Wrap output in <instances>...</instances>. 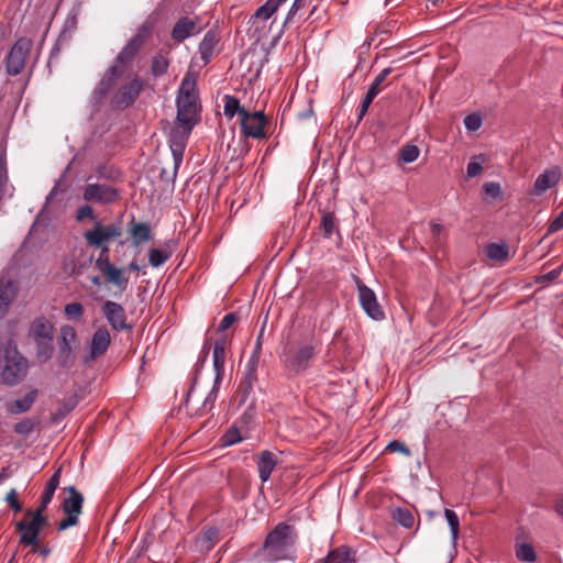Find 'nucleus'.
<instances>
[{
    "instance_id": "nucleus-57",
    "label": "nucleus",
    "mask_w": 563,
    "mask_h": 563,
    "mask_svg": "<svg viewBox=\"0 0 563 563\" xmlns=\"http://www.w3.org/2000/svg\"><path fill=\"white\" fill-rule=\"evenodd\" d=\"M263 335H264V329H262L260 331V333L256 338V343H255L254 350L249 360H254L256 362H260V357H261V353H262Z\"/></svg>"
},
{
    "instance_id": "nucleus-21",
    "label": "nucleus",
    "mask_w": 563,
    "mask_h": 563,
    "mask_svg": "<svg viewBox=\"0 0 563 563\" xmlns=\"http://www.w3.org/2000/svg\"><path fill=\"white\" fill-rule=\"evenodd\" d=\"M122 75L120 70H118V66H110L100 82L93 90V99L99 102L101 101L109 90L114 86L115 80Z\"/></svg>"
},
{
    "instance_id": "nucleus-6",
    "label": "nucleus",
    "mask_w": 563,
    "mask_h": 563,
    "mask_svg": "<svg viewBox=\"0 0 563 563\" xmlns=\"http://www.w3.org/2000/svg\"><path fill=\"white\" fill-rule=\"evenodd\" d=\"M152 26L143 24L136 32V34L128 42L114 59L112 66H118V70L122 74L132 64L134 57L143 46L145 40L151 33Z\"/></svg>"
},
{
    "instance_id": "nucleus-54",
    "label": "nucleus",
    "mask_w": 563,
    "mask_h": 563,
    "mask_svg": "<svg viewBox=\"0 0 563 563\" xmlns=\"http://www.w3.org/2000/svg\"><path fill=\"white\" fill-rule=\"evenodd\" d=\"M386 451L388 452H400L407 456L410 455V450L405 445V443L394 440L389 442L386 446Z\"/></svg>"
},
{
    "instance_id": "nucleus-27",
    "label": "nucleus",
    "mask_w": 563,
    "mask_h": 563,
    "mask_svg": "<svg viewBox=\"0 0 563 563\" xmlns=\"http://www.w3.org/2000/svg\"><path fill=\"white\" fill-rule=\"evenodd\" d=\"M317 563H354V559L347 548L340 547L330 551L322 561Z\"/></svg>"
},
{
    "instance_id": "nucleus-26",
    "label": "nucleus",
    "mask_w": 563,
    "mask_h": 563,
    "mask_svg": "<svg viewBox=\"0 0 563 563\" xmlns=\"http://www.w3.org/2000/svg\"><path fill=\"white\" fill-rule=\"evenodd\" d=\"M320 228L325 239H330L334 233H339V222L335 214L331 211H324L321 217Z\"/></svg>"
},
{
    "instance_id": "nucleus-22",
    "label": "nucleus",
    "mask_w": 563,
    "mask_h": 563,
    "mask_svg": "<svg viewBox=\"0 0 563 563\" xmlns=\"http://www.w3.org/2000/svg\"><path fill=\"white\" fill-rule=\"evenodd\" d=\"M277 465V456L271 451H263L257 461L258 476L263 483L267 482Z\"/></svg>"
},
{
    "instance_id": "nucleus-17",
    "label": "nucleus",
    "mask_w": 563,
    "mask_h": 563,
    "mask_svg": "<svg viewBox=\"0 0 563 563\" xmlns=\"http://www.w3.org/2000/svg\"><path fill=\"white\" fill-rule=\"evenodd\" d=\"M201 31L202 26L198 16H183L176 21L172 30V38L177 43H181L186 38L199 34Z\"/></svg>"
},
{
    "instance_id": "nucleus-55",
    "label": "nucleus",
    "mask_w": 563,
    "mask_h": 563,
    "mask_svg": "<svg viewBox=\"0 0 563 563\" xmlns=\"http://www.w3.org/2000/svg\"><path fill=\"white\" fill-rule=\"evenodd\" d=\"M114 265L111 263L110 261V256L109 255H99L98 258L96 260V267L102 273L104 274L106 272H108L110 268H112Z\"/></svg>"
},
{
    "instance_id": "nucleus-13",
    "label": "nucleus",
    "mask_w": 563,
    "mask_h": 563,
    "mask_svg": "<svg viewBox=\"0 0 563 563\" xmlns=\"http://www.w3.org/2000/svg\"><path fill=\"white\" fill-rule=\"evenodd\" d=\"M102 312L111 328L115 331H130L132 325L126 321V314L124 308L111 300L104 301L102 305Z\"/></svg>"
},
{
    "instance_id": "nucleus-52",
    "label": "nucleus",
    "mask_w": 563,
    "mask_h": 563,
    "mask_svg": "<svg viewBox=\"0 0 563 563\" xmlns=\"http://www.w3.org/2000/svg\"><path fill=\"white\" fill-rule=\"evenodd\" d=\"M238 320V317L235 313L230 312L227 313L223 319L221 320L218 331L221 332V334H227L225 331Z\"/></svg>"
},
{
    "instance_id": "nucleus-49",
    "label": "nucleus",
    "mask_w": 563,
    "mask_h": 563,
    "mask_svg": "<svg viewBox=\"0 0 563 563\" xmlns=\"http://www.w3.org/2000/svg\"><path fill=\"white\" fill-rule=\"evenodd\" d=\"M482 123V117L477 113H472L464 118V125L468 131H477Z\"/></svg>"
},
{
    "instance_id": "nucleus-45",
    "label": "nucleus",
    "mask_w": 563,
    "mask_h": 563,
    "mask_svg": "<svg viewBox=\"0 0 563 563\" xmlns=\"http://www.w3.org/2000/svg\"><path fill=\"white\" fill-rule=\"evenodd\" d=\"M35 427V422L32 419H23L14 424L13 430L20 435H29Z\"/></svg>"
},
{
    "instance_id": "nucleus-15",
    "label": "nucleus",
    "mask_w": 563,
    "mask_h": 563,
    "mask_svg": "<svg viewBox=\"0 0 563 563\" xmlns=\"http://www.w3.org/2000/svg\"><path fill=\"white\" fill-rule=\"evenodd\" d=\"M358 300L368 317L374 320L384 319V311L377 301L375 292L364 284H357Z\"/></svg>"
},
{
    "instance_id": "nucleus-10",
    "label": "nucleus",
    "mask_w": 563,
    "mask_h": 563,
    "mask_svg": "<svg viewBox=\"0 0 563 563\" xmlns=\"http://www.w3.org/2000/svg\"><path fill=\"white\" fill-rule=\"evenodd\" d=\"M82 198L88 202L111 205L119 200V190L106 184H88L82 190Z\"/></svg>"
},
{
    "instance_id": "nucleus-30",
    "label": "nucleus",
    "mask_w": 563,
    "mask_h": 563,
    "mask_svg": "<svg viewBox=\"0 0 563 563\" xmlns=\"http://www.w3.org/2000/svg\"><path fill=\"white\" fill-rule=\"evenodd\" d=\"M485 253L494 261H506L509 256V247L505 243H490L486 246Z\"/></svg>"
},
{
    "instance_id": "nucleus-53",
    "label": "nucleus",
    "mask_w": 563,
    "mask_h": 563,
    "mask_svg": "<svg viewBox=\"0 0 563 563\" xmlns=\"http://www.w3.org/2000/svg\"><path fill=\"white\" fill-rule=\"evenodd\" d=\"M242 438L240 437V432L236 428H232L225 432L223 435V443L225 445H232L240 442Z\"/></svg>"
},
{
    "instance_id": "nucleus-25",
    "label": "nucleus",
    "mask_w": 563,
    "mask_h": 563,
    "mask_svg": "<svg viewBox=\"0 0 563 563\" xmlns=\"http://www.w3.org/2000/svg\"><path fill=\"white\" fill-rule=\"evenodd\" d=\"M77 342V332L71 325L60 328V353L69 354L73 345Z\"/></svg>"
},
{
    "instance_id": "nucleus-46",
    "label": "nucleus",
    "mask_w": 563,
    "mask_h": 563,
    "mask_svg": "<svg viewBox=\"0 0 563 563\" xmlns=\"http://www.w3.org/2000/svg\"><path fill=\"white\" fill-rule=\"evenodd\" d=\"M48 504H44L43 500H41V504L40 506L35 509V510H32V509H27L25 511V517L26 518H32L34 520H38L40 522L42 523H45L47 522V519L46 517L44 516V511L45 509L47 508Z\"/></svg>"
},
{
    "instance_id": "nucleus-36",
    "label": "nucleus",
    "mask_w": 563,
    "mask_h": 563,
    "mask_svg": "<svg viewBox=\"0 0 563 563\" xmlns=\"http://www.w3.org/2000/svg\"><path fill=\"white\" fill-rule=\"evenodd\" d=\"M85 309L80 302H70L64 307V314L69 321H81Z\"/></svg>"
},
{
    "instance_id": "nucleus-42",
    "label": "nucleus",
    "mask_w": 563,
    "mask_h": 563,
    "mask_svg": "<svg viewBox=\"0 0 563 563\" xmlns=\"http://www.w3.org/2000/svg\"><path fill=\"white\" fill-rule=\"evenodd\" d=\"M168 59L162 55L155 56L152 62V74L154 77L164 75L168 69Z\"/></svg>"
},
{
    "instance_id": "nucleus-58",
    "label": "nucleus",
    "mask_w": 563,
    "mask_h": 563,
    "mask_svg": "<svg viewBox=\"0 0 563 563\" xmlns=\"http://www.w3.org/2000/svg\"><path fill=\"white\" fill-rule=\"evenodd\" d=\"M5 501L11 506L14 511H21L22 506L18 499V494L14 488H12L5 496Z\"/></svg>"
},
{
    "instance_id": "nucleus-32",
    "label": "nucleus",
    "mask_w": 563,
    "mask_h": 563,
    "mask_svg": "<svg viewBox=\"0 0 563 563\" xmlns=\"http://www.w3.org/2000/svg\"><path fill=\"white\" fill-rule=\"evenodd\" d=\"M242 111L246 110L240 106V101L236 97L230 95L224 96L223 112L227 118L232 119L236 113L242 118Z\"/></svg>"
},
{
    "instance_id": "nucleus-3",
    "label": "nucleus",
    "mask_w": 563,
    "mask_h": 563,
    "mask_svg": "<svg viewBox=\"0 0 563 563\" xmlns=\"http://www.w3.org/2000/svg\"><path fill=\"white\" fill-rule=\"evenodd\" d=\"M27 369V360L11 340L0 345V377L3 384L16 386L25 378Z\"/></svg>"
},
{
    "instance_id": "nucleus-24",
    "label": "nucleus",
    "mask_w": 563,
    "mask_h": 563,
    "mask_svg": "<svg viewBox=\"0 0 563 563\" xmlns=\"http://www.w3.org/2000/svg\"><path fill=\"white\" fill-rule=\"evenodd\" d=\"M130 234L133 239L134 246H139L143 242L152 240L151 228L145 222H132Z\"/></svg>"
},
{
    "instance_id": "nucleus-51",
    "label": "nucleus",
    "mask_w": 563,
    "mask_h": 563,
    "mask_svg": "<svg viewBox=\"0 0 563 563\" xmlns=\"http://www.w3.org/2000/svg\"><path fill=\"white\" fill-rule=\"evenodd\" d=\"M562 269L563 267L560 266L558 268H554L552 269L551 272L544 274V275H540L536 278V283L537 284H545V283H549V282H552L556 278H559L562 274Z\"/></svg>"
},
{
    "instance_id": "nucleus-56",
    "label": "nucleus",
    "mask_w": 563,
    "mask_h": 563,
    "mask_svg": "<svg viewBox=\"0 0 563 563\" xmlns=\"http://www.w3.org/2000/svg\"><path fill=\"white\" fill-rule=\"evenodd\" d=\"M218 383L214 384V386L212 387L211 391L209 393V395L206 397L203 404H202V409L205 411H210L214 405V401H216V398H217V393H218V389L219 387L217 386Z\"/></svg>"
},
{
    "instance_id": "nucleus-37",
    "label": "nucleus",
    "mask_w": 563,
    "mask_h": 563,
    "mask_svg": "<svg viewBox=\"0 0 563 563\" xmlns=\"http://www.w3.org/2000/svg\"><path fill=\"white\" fill-rule=\"evenodd\" d=\"M170 252L159 250V249H152L148 253V262L152 267H159L163 265L169 257Z\"/></svg>"
},
{
    "instance_id": "nucleus-9",
    "label": "nucleus",
    "mask_w": 563,
    "mask_h": 563,
    "mask_svg": "<svg viewBox=\"0 0 563 563\" xmlns=\"http://www.w3.org/2000/svg\"><path fill=\"white\" fill-rule=\"evenodd\" d=\"M31 47V40L25 37L19 38L14 43L7 57V71L9 75L16 76L23 70Z\"/></svg>"
},
{
    "instance_id": "nucleus-43",
    "label": "nucleus",
    "mask_w": 563,
    "mask_h": 563,
    "mask_svg": "<svg viewBox=\"0 0 563 563\" xmlns=\"http://www.w3.org/2000/svg\"><path fill=\"white\" fill-rule=\"evenodd\" d=\"M516 554L517 558L522 562H534L537 559L534 549L528 543L520 544Z\"/></svg>"
},
{
    "instance_id": "nucleus-38",
    "label": "nucleus",
    "mask_w": 563,
    "mask_h": 563,
    "mask_svg": "<svg viewBox=\"0 0 563 563\" xmlns=\"http://www.w3.org/2000/svg\"><path fill=\"white\" fill-rule=\"evenodd\" d=\"M444 517L450 526L452 540H453V542H455L459 539V533H460L459 517L455 514V511H453L451 509L444 510Z\"/></svg>"
},
{
    "instance_id": "nucleus-63",
    "label": "nucleus",
    "mask_w": 563,
    "mask_h": 563,
    "mask_svg": "<svg viewBox=\"0 0 563 563\" xmlns=\"http://www.w3.org/2000/svg\"><path fill=\"white\" fill-rule=\"evenodd\" d=\"M306 5V0H295L286 18V22L292 19L296 12Z\"/></svg>"
},
{
    "instance_id": "nucleus-35",
    "label": "nucleus",
    "mask_w": 563,
    "mask_h": 563,
    "mask_svg": "<svg viewBox=\"0 0 563 563\" xmlns=\"http://www.w3.org/2000/svg\"><path fill=\"white\" fill-rule=\"evenodd\" d=\"M286 0H267L262 7L255 12V16L262 20L269 19L278 9V7Z\"/></svg>"
},
{
    "instance_id": "nucleus-62",
    "label": "nucleus",
    "mask_w": 563,
    "mask_h": 563,
    "mask_svg": "<svg viewBox=\"0 0 563 563\" xmlns=\"http://www.w3.org/2000/svg\"><path fill=\"white\" fill-rule=\"evenodd\" d=\"M482 170H483V167L477 162H470L467 165V176L470 178L476 177L477 175H479L482 173Z\"/></svg>"
},
{
    "instance_id": "nucleus-33",
    "label": "nucleus",
    "mask_w": 563,
    "mask_h": 563,
    "mask_svg": "<svg viewBox=\"0 0 563 563\" xmlns=\"http://www.w3.org/2000/svg\"><path fill=\"white\" fill-rule=\"evenodd\" d=\"M216 45V38L212 33H207L199 45V53L205 64L209 63Z\"/></svg>"
},
{
    "instance_id": "nucleus-41",
    "label": "nucleus",
    "mask_w": 563,
    "mask_h": 563,
    "mask_svg": "<svg viewBox=\"0 0 563 563\" xmlns=\"http://www.w3.org/2000/svg\"><path fill=\"white\" fill-rule=\"evenodd\" d=\"M395 520L405 528H411L415 523L413 515L410 510L398 508L394 514Z\"/></svg>"
},
{
    "instance_id": "nucleus-48",
    "label": "nucleus",
    "mask_w": 563,
    "mask_h": 563,
    "mask_svg": "<svg viewBox=\"0 0 563 563\" xmlns=\"http://www.w3.org/2000/svg\"><path fill=\"white\" fill-rule=\"evenodd\" d=\"M75 219L77 222H82L85 219H90L95 222L98 221L93 213V209L89 205L80 206L76 211Z\"/></svg>"
},
{
    "instance_id": "nucleus-4",
    "label": "nucleus",
    "mask_w": 563,
    "mask_h": 563,
    "mask_svg": "<svg viewBox=\"0 0 563 563\" xmlns=\"http://www.w3.org/2000/svg\"><path fill=\"white\" fill-rule=\"evenodd\" d=\"M318 352V343L313 341L289 347L285 352L283 361L287 375L295 377L305 374L311 367Z\"/></svg>"
},
{
    "instance_id": "nucleus-60",
    "label": "nucleus",
    "mask_w": 563,
    "mask_h": 563,
    "mask_svg": "<svg viewBox=\"0 0 563 563\" xmlns=\"http://www.w3.org/2000/svg\"><path fill=\"white\" fill-rule=\"evenodd\" d=\"M98 175L106 179H117L119 177V173L111 167L108 166H100L98 168Z\"/></svg>"
},
{
    "instance_id": "nucleus-34",
    "label": "nucleus",
    "mask_w": 563,
    "mask_h": 563,
    "mask_svg": "<svg viewBox=\"0 0 563 563\" xmlns=\"http://www.w3.org/2000/svg\"><path fill=\"white\" fill-rule=\"evenodd\" d=\"M15 295V284L10 279L0 278V299L10 306Z\"/></svg>"
},
{
    "instance_id": "nucleus-14",
    "label": "nucleus",
    "mask_w": 563,
    "mask_h": 563,
    "mask_svg": "<svg viewBox=\"0 0 563 563\" xmlns=\"http://www.w3.org/2000/svg\"><path fill=\"white\" fill-rule=\"evenodd\" d=\"M45 523L32 518H24L15 522V530L20 534V544L35 547L38 542L41 529Z\"/></svg>"
},
{
    "instance_id": "nucleus-2",
    "label": "nucleus",
    "mask_w": 563,
    "mask_h": 563,
    "mask_svg": "<svg viewBox=\"0 0 563 563\" xmlns=\"http://www.w3.org/2000/svg\"><path fill=\"white\" fill-rule=\"evenodd\" d=\"M178 124L195 126L199 122V107L197 80L192 73L188 71L181 80L176 98Z\"/></svg>"
},
{
    "instance_id": "nucleus-39",
    "label": "nucleus",
    "mask_w": 563,
    "mask_h": 563,
    "mask_svg": "<svg viewBox=\"0 0 563 563\" xmlns=\"http://www.w3.org/2000/svg\"><path fill=\"white\" fill-rule=\"evenodd\" d=\"M258 363L254 360H249L245 365V371L241 378V382L255 384L257 382V367Z\"/></svg>"
},
{
    "instance_id": "nucleus-50",
    "label": "nucleus",
    "mask_w": 563,
    "mask_h": 563,
    "mask_svg": "<svg viewBox=\"0 0 563 563\" xmlns=\"http://www.w3.org/2000/svg\"><path fill=\"white\" fill-rule=\"evenodd\" d=\"M255 384L240 382L238 387V397H240L239 405L246 401L247 397L252 394Z\"/></svg>"
},
{
    "instance_id": "nucleus-8",
    "label": "nucleus",
    "mask_w": 563,
    "mask_h": 563,
    "mask_svg": "<svg viewBox=\"0 0 563 563\" xmlns=\"http://www.w3.org/2000/svg\"><path fill=\"white\" fill-rule=\"evenodd\" d=\"M122 235V228L119 224L103 225L100 221H96L91 230L84 232V239L89 246H102L112 239Z\"/></svg>"
},
{
    "instance_id": "nucleus-7",
    "label": "nucleus",
    "mask_w": 563,
    "mask_h": 563,
    "mask_svg": "<svg viewBox=\"0 0 563 563\" xmlns=\"http://www.w3.org/2000/svg\"><path fill=\"white\" fill-rule=\"evenodd\" d=\"M65 490L69 496L62 503V509L66 517L58 522L57 529L59 531L66 530L78 523L79 515L81 514L84 505L82 495L74 486L65 487Z\"/></svg>"
},
{
    "instance_id": "nucleus-16",
    "label": "nucleus",
    "mask_w": 563,
    "mask_h": 563,
    "mask_svg": "<svg viewBox=\"0 0 563 563\" xmlns=\"http://www.w3.org/2000/svg\"><path fill=\"white\" fill-rule=\"evenodd\" d=\"M143 86L144 82L141 78H133L131 81L118 89L113 97V103L119 108L129 107L136 100L143 89Z\"/></svg>"
},
{
    "instance_id": "nucleus-64",
    "label": "nucleus",
    "mask_w": 563,
    "mask_h": 563,
    "mask_svg": "<svg viewBox=\"0 0 563 563\" xmlns=\"http://www.w3.org/2000/svg\"><path fill=\"white\" fill-rule=\"evenodd\" d=\"M31 552L37 553L42 556H46L49 553V549L47 547H40L37 542L35 547H32Z\"/></svg>"
},
{
    "instance_id": "nucleus-1",
    "label": "nucleus",
    "mask_w": 563,
    "mask_h": 563,
    "mask_svg": "<svg viewBox=\"0 0 563 563\" xmlns=\"http://www.w3.org/2000/svg\"><path fill=\"white\" fill-rule=\"evenodd\" d=\"M297 534L294 527L280 522L266 537L261 555L267 562L295 559Z\"/></svg>"
},
{
    "instance_id": "nucleus-59",
    "label": "nucleus",
    "mask_w": 563,
    "mask_h": 563,
    "mask_svg": "<svg viewBox=\"0 0 563 563\" xmlns=\"http://www.w3.org/2000/svg\"><path fill=\"white\" fill-rule=\"evenodd\" d=\"M375 97L376 96L373 93V91H367V93H366L365 98L363 99L362 104L360 107V111H358L360 119H362L366 114V112Z\"/></svg>"
},
{
    "instance_id": "nucleus-12",
    "label": "nucleus",
    "mask_w": 563,
    "mask_h": 563,
    "mask_svg": "<svg viewBox=\"0 0 563 563\" xmlns=\"http://www.w3.org/2000/svg\"><path fill=\"white\" fill-rule=\"evenodd\" d=\"M241 131L246 137L263 139L266 136L264 126L267 118L262 111L249 112L242 111Z\"/></svg>"
},
{
    "instance_id": "nucleus-19",
    "label": "nucleus",
    "mask_w": 563,
    "mask_h": 563,
    "mask_svg": "<svg viewBox=\"0 0 563 563\" xmlns=\"http://www.w3.org/2000/svg\"><path fill=\"white\" fill-rule=\"evenodd\" d=\"M111 343V336L109 330L101 325L92 334L90 342V360H96L97 357L103 355Z\"/></svg>"
},
{
    "instance_id": "nucleus-11",
    "label": "nucleus",
    "mask_w": 563,
    "mask_h": 563,
    "mask_svg": "<svg viewBox=\"0 0 563 563\" xmlns=\"http://www.w3.org/2000/svg\"><path fill=\"white\" fill-rule=\"evenodd\" d=\"M192 129L194 126L188 128L187 124H178L176 122L175 126L170 131L169 147L174 158L175 170L180 166L183 162L187 140Z\"/></svg>"
},
{
    "instance_id": "nucleus-44",
    "label": "nucleus",
    "mask_w": 563,
    "mask_h": 563,
    "mask_svg": "<svg viewBox=\"0 0 563 563\" xmlns=\"http://www.w3.org/2000/svg\"><path fill=\"white\" fill-rule=\"evenodd\" d=\"M391 73V68H385L383 69L374 79L372 82L368 91H373L375 96H377L382 91V84L386 80L388 75Z\"/></svg>"
},
{
    "instance_id": "nucleus-40",
    "label": "nucleus",
    "mask_w": 563,
    "mask_h": 563,
    "mask_svg": "<svg viewBox=\"0 0 563 563\" xmlns=\"http://www.w3.org/2000/svg\"><path fill=\"white\" fill-rule=\"evenodd\" d=\"M420 154V150L418 146L413 144H406L400 150V161L402 163H412L415 162Z\"/></svg>"
},
{
    "instance_id": "nucleus-18",
    "label": "nucleus",
    "mask_w": 563,
    "mask_h": 563,
    "mask_svg": "<svg viewBox=\"0 0 563 563\" xmlns=\"http://www.w3.org/2000/svg\"><path fill=\"white\" fill-rule=\"evenodd\" d=\"M230 344L229 334H220L214 341L212 351L213 369L216 373V383H219L224 374V363L227 347Z\"/></svg>"
},
{
    "instance_id": "nucleus-28",
    "label": "nucleus",
    "mask_w": 563,
    "mask_h": 563,
    "mask_svg": "<svg viewBox=\"0 0 563 563\" xmlns=\"http://www.w3.org/2000/svg\"><path fill=\"white\" fill-rule=\"evenodd\" d=\"M78 405L77 395H71L67 398H64L56 408L55 412L52 416L53 421H59L64 419L69 412H71L76 406Z\"/></svg>"
},
{
    "instance_id": "nucleus-61",
    "label": "nucleus",
    "mask_w": 563,
    "mask_h": 563,
    "mask_svg": "<svg viewBox=\"0 0 563 563\" xmlns=\"http://www.w3.org/2000/svg\"><path fill=\"white\" fill-rule=\"evenodd\" d=\"M563 229V210L560 214L549 224L548 233H554Z\"/></svg>"
},
{
    "instance_id": "nucleus-29",
    "label": "nucleus",
    "mask_w": 563,
    "mask_h": 563,
    "mask_svg": "<svg viewBox=\"0 0 563 563\" xmlns=\"http://www.w3.org/2000/svg\"><path fill=\"white\" fill-rule=\"evenodd\" d=\"M107 282L117 286L121 291H124L129 285V278L124 275V268L113 266L103 274Z\"/></svg>"
},
{
    "instance_id": "nucleus-5",
    "label": "nucleus",
    "mask_w": 563,
    "mask_h": 563,
    "mask_svg": "<svg viewBox=\"0 0 563 563\" xmlns=\"http://www.w3.org/2000/svg\"><path fill=\"white\" fill-rule=\"evenodd\" d=\"M30 336L36 343L37 356L42 361H47L52 357L54 346V325L45 317L34 319L30 327Z\"/></svg>"
},
{
    "instance_id": "nucleus-23",
    "label": "nucleus",
    "mask_w": 563,
    "mask_h": 563,
    "mask_svg": "<svg viewBox=\"0 0 563 563\" xmlns=\"http://www.w3.org/2000/svg\"><path fill=\"white\" fill-rule=\"evenodd\" d=\"M37 389H31L22 399H16L8 405V411L13 415L26 412L31 409L37 397Z\"/></svg>"
},
{
    "instance_id": "nucleus-47",
    "label": "nucleus",
    "mask_w": 563,
    "mask_h": 563,
    "mask_svg": "<svg viewBox=\"0 0 563 563\" xmlns=\"http://www.w3.org/2000/svg\"><path fill=\"white\" fill-rule=\"evenodd\" d=\"M483 190L488 197H490L493 199H501V197H503V190H501V186L499 183H496V181L486 183L483 186Z\"/></svg>"
},
{
    "instance_id": "nucleus-20",
    "label": "nucleus",
    "mask_w": 563,
    "mask_h": 563,
    "mask_svg": "<svg viewBox=\"0 0 563 563\" xmlns=\"http://www.w3.org/2000/svg\"><path fill=\"white\" fill-rule=\"evenodd\" d=\"M561 169L556 166L544 170L534 181L533 194L540 196L548 189L558 185L561 179Z\"/></svg>"
},
{
    "instance_id": "nucleus-31",
    "label": "nucleus",
    "mask_w": 563,
    "mask_h": 563,
    "mask_svg": "<svg viewBox=\"0 0 563 563\" xmlns=\"http://www.w3.org/2000/svg\"><path fill=\"white\" fill-rule=\"evenodd\" d=\"M60 474H62V468L59 467L54 472V474L48 479L45 490L42 495V499H41L44 501V504H49L52 501L54 494H55V492L59 485V482H60Z\"/></svg>"
}]
</instances>
